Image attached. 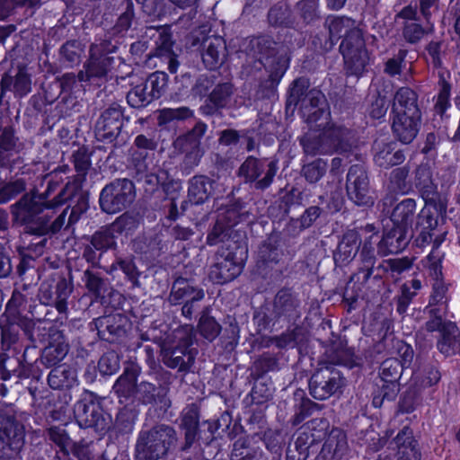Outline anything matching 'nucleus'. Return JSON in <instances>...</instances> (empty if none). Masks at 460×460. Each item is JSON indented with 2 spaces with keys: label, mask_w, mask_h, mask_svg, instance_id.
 <instances>
[{
  "label": "nucleus",
  "mask_w": 460,
  "mask_h": 460,
  "mask_svg": "<svg viewBox=\"0 0 460 460\" xmlns=\"http://www.w3.org/2000/svg\"><path fill=\"white\" fill-rule=\"evenodd\" d=\"M231 87L228 84L218 85L211 93V99L217 102L218 105L222 104V101L230 93Z\"/></svg>",
  "instance_id": "61"
},
{
  "label": "nucleus",
  "mask_w": 460,
  "mask_h": 460,
  "mask_svg": "<svg viewBox=\"0 0 460 460\" xmlns=\"http://www.w3.org/2000/svg\"><path fill=\"white\" fill-rule=\"evenodd\" d=\"M13 89L20 96L28 94L31 90V82L24 69H20L14 80Z\"/></svg>",
  "instance_id": "43"
},
{
  "label": "nucleus",
  "mask_w": 460,
  "mask_h": 460,
  "mask_svg": "<svg viewBox=\"0 0 460 460\" xmlns=\"http://www.w3.org/2000/svg\"><path fill=\"white\" fill-rule=\"evenodd\" d=\"M415 93L407 87L397 91L393 105V132L402 144L411 143L420 126V111Z\"/></svg>",
  "instance_id": "3"
},
{
  "label": "nucleus",
  "mask_w": 460,
  "mask_h": 460,
  "mask_svg": "<svg viewBox=\"0 0 460 460\" xmlns=\"http://www.w3.org/2000/svg\"><path fill=\"white\" fill-rule=\"evenodd\" d=\"M416 231L418 233L417 244L424 246L432 242V251H438L447 236V231L438 228V219L434 217L432 210L427 207L423 208L419 214Z\"/></svg>",
  "instance_id": "9"
},
{
  "label": "nucleus",
  "mask_w": 460,
  "mask_h": 460,
  "mask_svg": "<svg viewBox=\"0 0 460 460\" xmlns=\"http://www.w3.org/2000/svg\"><path fill=\"white\" fill-rule=\"evenodd\" d=\"M144 82L147 85L153 99H157L161 96L166 86L167 75L163 72H155Z\"/></svg>",
  "instance_id": "35"
},
{
  "label": "nucleus",
  "mask_w": 460,
  "mask_h": 460,
  "mask_svg": "<svg viewBox=\"0 0 460 460\" xmlns=\"http://www.w3.org/2000/svg\"><path fill=\"white\" fill-rule=\"evenodd\" d=\"M15 146V138L12 129L5 128L0 136V149L10 151Z\"/></svg>",
  "instance_id": "54"
},
{
  "label": "nucleus",
  "mask_w": 460,
  "mask_h": 460,
  "mask_svg": "<svg viewBox=\"0 0 460 460\" xmlns=\"http://www.w3.org/2000/svg\"><path fill=\"white\" fill-rule=\"evenodd\" d=\"M402 375L400 362L395 358L385 359L380 367V377L382 381H398Z\"/></svg>",
  "instance_id": "38"
},
{
  "label": "nucleus",
  "mask_w": 460,
  "mask_h": 460,
  "mask_svg": "<svg viewBox=\"0 0 460 460\" xmlns=\"http://www.w3.org/2000/svg\"><path fill=\"white\" fill-rule=\"evenodd\" d=\"M175 441V431L172 428L157 426L140 435L136 445V460H158Z\"/></svg>",
  "instance_id": "4"
},
{
  "label": "nucleus",
  "mask_w": 460,
  "mask_h": 460,
  "mask_svg": "<svg viewBox=\"0 0 460 460\" xmlns=\"http://www.w3.org/2000/svg\"><path fill=\"white\" fill-rule=\"evenodd\" d=\"M404 54L400 53L397 58L389 59L386 63L385 71L391 75L399 74Z\"/></svg>",
  "instance_id": "57"
},
{
  "label": "nucleus",
  "mask_w": 460,
  "mask_h": 460,
  "mask_svg": "<svg viewBox=\"0 0 460 460\" xmlns=\"http://www.w3.org/2000/svg\"><path fill=\"white\" fill-rule=\"evenodd\" d=\"M439 93L436 101L435 108L438 112L443 113L449 106L450 85L445 81H440Z\"/></svg>",
  "instance_id": "44"
},
{
  "label": "nucleus",
  "mask_w": 460,
  "mask_h": 460,
  "mask_svg": "<svg viewBox=\"0 0 460 460\" xmlns=\"http://www.w3.org/2000/svg\"><path fill=\"white\" fill-rule=\"evenodd\" d=\"M49 439L55 443L61 451L67 453L72 448V440L67 435L65 428L55 426L49 429Z\"/></svg>",
  "instance_id": "39"
},
{
  "label": "nucleus",
  "mask_w": 460,
  "mask_h": 460,
  "mask_svg": "<svg viewBox=\"0 0 460 460\" xmlns=\"http://www.w3.org/2000/svg\"><path fill=\"white\" fill-rule=\"evenodd\" d=\"M411 237V231L394 226L384 234L379 242L378 250L383 255L398 253L408 245Z\"/></svg>",
  "instance_id": "17"
},
{
  "label": "nucleus",
  "mask_w": 460,
  "mask_h": 460,
  "mask_svg": "<svg viewBox=\"0 0 460 460\" xmlns=\"http://www.w3.org/2000/svg\"><path fill=\"white\" fill-rule=\"evenodd\" d=\"M72 186L67 183L65 188L57 195L52 200L47 201L46 198L54 190L52 183H49L46 190V197L43 196H32L23 197L18 206L21 207L24 211L30 214H38L43 212L45 209L55 210L57 208L65 204V202L71 197L70 190Z\"/></svg>",
  "instance_id": "12"
},
{
  "label": "nucleus",
  "mask_w": 460,
  "mask_h": 460,
  "mask_svg": "<svg viewBox=\"0 0 460 460\" xmlns=\"http://www.w3.org/2000/svg\"><path fill=\"white\" fill-rule=\"evenodd\" d=\"M191 116L192 111L186 107L177 109L165 108L159 112L158 123L159 125H165L175 119H184Z\"/></svg>",
  "instance_id": "34"
},
{
  "label": "nucleus",
  "mask_w": 460,
  "mask_h": 460,
  "mask_svg": "<svg viewBox=\"0 0 460 460\" xmlns=\"http://www.w3.org/2000/svg\"><path fill=\"white\" fill-rule=\"evenodd\" d=\"M71 291L72 288L66 279H61L55 287V307L59 313H65L66 311V301Z\"/></svg>",
  "instance_id": "36"
},
{
  "label": "nucleus",
  "mask_w": 460,
  "mask_h": 460,
  "mask_svg": "<svg viewBox=\"0 0 460 460\" xmlns=\"http://www.w3.org/2000/svg\"><path fill=\"white\" fill-rule=\"evenodd\" d=\"M394 145L392 143L385 145L382 148L379 143H376L375 163L380 167H389L400 164L404 161V155L401 151L394 152Z\"/></svg>",
  "instance_id": "28"
},
{
  "label": "nucleus",
  "mask_w": 460,
  "mask_h": 460,
  "mask_svg": "<svg viewBox=\"0 0 460 460\" xmlns=\"http://www.w3.org/2000/svg\"><path fill=\"white\" fill-rule=\"evenodd\" d=\"M395 22L403 27L402 34L408 42L419 41L425 33L421 25L417 22V10L411 5L403 7L395 15Z\"/></svg>",
  "instance_id": "16"
},
{
  "label": "nucleus",
  "mask_w": 460,
  "mask_h": 460,
  "mask_svg": "<svg viewBox=\"0 0 460 460\" xmlns=\"http://www.w3.org/2000/svg\"><path fill=\"white\" fill-rule=\"evenodd\" d=\"M277 171L276 162L270 161L266 164L264 161L250 156L239 168V175L247 182L256 181V188L263 190L271 184Z\"/></svg>",
  "instance_id": "8"
},
{
  "label": "nucleus",
  "mask_w": 460,
  "mask_h": 460,
  "mask_svg": "<svg viewBox=\"0 0 460 460\" xmlns=\"http://www.w3.org/2000/svg\"><path fill=\"white\" fill-rule=\"evenodd\" d=\"M88 208L87 200L81 197L77 202V204L72 208L69 218H68V225H72L76 223L80 216L85 212Z\"/></svg>",
  "instance_id": "53"
},
{
  "label": "nucleus",
  "mask_w": 460,
  "mask_h": 460,
  "mask_svg": "<svg viewBox=\"0 0 460 460\" xmlns=\"http://www.w3.org/2000/svg\"><path fill=\"white\" fill-rule=\"evenodd\" d=\"M84 277H85V285H86L87 288L90 291L94 292V293L99 292V289H100V287L102 284L101 279L98 278L97 276H95L93 273H92L89 270H86L84 272Z\"/></svg>",
  "instance_id": "59"
},
{
  "label": "nucleus",
  "mask_w": 460,
  "mask_h": 460,
  "mask_svg": "<svg viewBox=\"0 0 460 460\" xmlns=\"http://www.w3.org/2000/svg\"><path fill=\"white\" fill-rule=\"evenodd\" d=\"M127 100L130 106L140 108L146 106L154 99L148 91L147 85L142 81L128 92Z\"/></svg>",
  "instance_id": "32"
},
{
  "label": "nucleus",
  "mask_w": 460,
  "mask_h": 460,
  "mask_svg": "<svg viewBox=\"0 0 460 460\" xmlns=\"http://www.w3.org/2000/svg\"><path fill=\"white\" fill-rule=\"evenodd\" d=\"M376 239H377V236H375L374 234L371 235L370 241L369 242H365V243H364V245L362 247L361 255L364 257V260L368 261V262H371V261L374 258V246H373V243H376Z\"/></svg>",
  "instance_id": "62"
},
{
  "label": "nucleus",
  "mask_w": 460,
  "mask_h": 460,
  "mask_svg": "<svg viewBox=\"0 0 460 460\" xmlns=\"http://www.w3.org/2000/svg\"><path fill=\"white\" fill-rule=\"evenodd\" d=\"M422 15L428 20L438 10V0H419Z\"/></svg>",
  "instance_id": "56"
},
{
  "label": "nucleus",
  "mask_w": 460,
  "mask_h": 460,
  "mask_svg": "<svg viewBox=\"0 0 460 460\" xmlns=\"http://www.w3.org/2000/svg\"><path fill=\"white\" fill-rule=\"evenodd\" d=\"M91 243L95 250H107L113 246L114 240L108 233H96L93 235Z\"/></svg>",
  "instance_id": "46"
},
{
  "label": "nucleus",
  "mask_w": 460,
  "mask_h": 460,
  "mask_svg": "<svg viewBox=\"0 0 460 460\" xmlns=\"http://www.w3.org/2000/svg\"><path fill=\"white\" fill-rule=\"evenodd\" d=\"M416 210V202L411 199H405L401 201L394 208L391 216L394 226L405 228L408 231L411 224L412 217Z\"/></svg>",
  "instance_id": "25"
},
{
  "label": "nucleus",
  "mask_w": 460,
  "mask_h": 460,
  "mask_svg": "<svg viewBox=\"0 0 460 460\" xmlns=\"http://www.w3.org/2000/svg\"><path fill=\"white\" fill-rule=\"evenodd\" d=\"M68 346L61 336L56 342L50 343L42 353V360L45 365L51 367L60 362L67 354Z\"/></svg>",
  "instance_id": "31"
},
{
  "label": "nucleus",
  "mask_w": 460,
  "mask_h": 460,
  "mask_svg": "<svg viewBox=\"0 0 460 460\" xmlns=\"http://www.w3.org/2000/svg\"><path fill=\"white\" fill-rule=\"evenodd\" d=\"M25 188L22 181H16L6 184L0 190V203H4L11 199L13 196L20 193Z\"/></svg>",
  "instance_id": "45"
},
{
  "label": "nucleus",
  "mask_w": 460,
  "mask_h": 460,
  "mask_svg": "<svg viewBox=\"0 0 460 460\" xmlns=\"http://www.w3.org/2000/svg\"><path fill=\"white\" fill-rule=\"evenodd\" d=\"M289 58L287 55H281L278 58L277 67L274 71V76L281 77L288 67Z\"/></svg>",
  "instance_id": "63"
},
{
  "label": "nucleus",
  "mask_w": 460,
  "mask_h": 460,
  "mask_svg": "<svg viewBox=\"0 0 460 460\" xmlns=\"http://www.w3.org/2000/svg\"><path fill=\"white\" fill-rule=\"evenodd\" d=\"M448 322H445L441 316L434 315L426 323V329L429 332L438 331L440 333L444 332V326Z\"/></svg>",
  "instance_id": "60"
},
{
  "label": "nucleus",
  "mask_w": 460,
  "mask_h": 460,
  "mask_svg": "<svg viewBox=\"0 0 460 460\" xmlns=\"http://www.w3.org/2000/svg\"><path fill=\"white\" fill-rule=\"evenodd\" d=\"M226 51V44L222 38L210 39L202 56L206 66L211 70L218 67L224 62Z\"/></svg>",
  "instance_id": "24"
},
{
  "label": "nucleus",
  "mask_w": 460,
  "mask_h": 460,
  "mask_svg": "<svg viewBox=\"0 0 460 460\" xmlns=\"http://www.w3.org/2000/svg\"><path fill=\"white\" fill-rule=\"evenodd\" d=\"M327 163L323 159H317L314 162L305 165L303 169L304 175L309 182L318 181L325 173Z\"/></svg>",
  "instance_id": "40"
},
{
  "label": "nucleus",
  "mask_w": 460,
  "mask_h": 460,
  "mask_svg": "<svg viewBox=\"0 0 460 460\" xmlns=\"http://www.w3.org/2000/svg\"><path fill=\"white\" fill-rule=\"evenodd\" d=\"M99 368L104 375H112L119 367V359L115 353H107L103 355L99 361Z\"/></svg>",
  "instance_id": "42"
},
{
  "label": "nucleus",
  "mask_w": 460,
  "mask_h": 460,
  "mask_svg": "<svg viewBox=\"0 0 460 460\" xmlns=\"http://www.w3.org/2000/svg\"><path fill=\"white\" fill-rule=\"evenodd\" d=\"M359 247V234L355 230L347 231L340 242L334 253V260L339 263H346L352 260Z\"/></svg>",
  "instance_id": "21"
},
{
  "label": "nucleus",
  "mask_w": 460,
  "mask_h": 460,
  "mask_svg": "<svg viewBox=\"0 0 460 460\" xmlns=\"http://www.w3.org/2000/svg\"><path fill=\"white\" fill-rule=\"evenodd\" d=\"M119 269L128 276V278L131 280H134L137 278L138 274L137 271V268L132 261L130 260H123L119 261Z\"/></svg>",
  "instance_id": "58"
},
{
  "label": "nucleus",
  "mask_w": 460,
  "mask_h": 460,
  "mask_svg": "<svg viewBox=\"0 0 460 460\" xmlns=\"http://www.w3.org/2000/svg\"><path fill=\"white\" fill-rule=\"evenodd\" d=\"M314 440L313 437L306 432H301L296 438L295 446L299 455L303 456L304 460L307 456L306 451Z\"/></svg>",
  "instance_id": "47"
},
{
  "label": "nucleus",
  "mask_w": 460,
  "mask_h": 460,
  "mask_svg": "<svg viewBox=\"0 0 460 460\" xmlns=\"http://www.w3.org/2000/svg\"><path fill=\"white\" fill-rule=\"evenodd\" d=\"M416 186L423 195H430L435 191L431 180V172L426 166H420L416 171Z\"/></svg>",
  "instance_id": "37"
},
{
  "label": "nucleus",
  "mask_w": 460,
  "mask_h": 460,
  "mask_svg": "<svg viewBox=\"0 0 460 460\" xmlns=\"http://www.w3.org/2000/svg\"><path fill=\"white\" fill-rule=\"evenodd\" d=\"M114 51L106 49L104 44H93L90 49V58L84 65V69L78 74V78L82 82H94L104 78L111 69L113 58L106 56V52Z\"/></svg>",
  "instance_id": "7"
},
{
  "label": "nucleus",
  "mask_w": 460,
  "mask_h": 460,
  "mask_svg": "<svg viewBox=\"0 0 460 460\" xmlns=\"http://www.w3.org/2000/svg\"><path fill=\"white\" fill-rule=\"evenodd\" d=\"M137 369L130 368L125 370L122 376L119 377L115 383L113 389L122 402V398L125 400L134 397L137 393Z\"/></svg>",
  "instance_id": "26"
},
{
  "label": "nucleus",
  "mask_w": 460,
  "mask_h": 460,
  "mask_svg": "<svg viewBox=\"0 0 460 460\" xmlns=\"http://www.w3.org/2000/svg\"><path fill=\"white\" fill-rule=\"evenodd\" d=\"M288 17V10L282 6L272 7L269 12L270 23L275 26L283 25Z\"/></svg>",
  "instance_id": "50"
},
{
  "label": "nucleus",
  "mask_w": 460,
  "mask_h": 460,
  "mask_svg": "<svg viewBox=\"0 0 460 460\" xmlns=\"http://www.w3.org/2000/svg\"><path fill=\"white\" fill-rule=\"evenodd\" d=\"M74 412L81 427H94L102 429L104 428L105 420L102 414V410L92 400L84 398L78 401L75 405Z\"/></svg>",
  "instance_id": "14"
},
{
  "label": "nucleus",
  "mask_w": 460,
  "mask_h": 460,
  "mask_svg": "<svg viewBox=\"0 0 460 460\" xmlns=\"http://www.w3.org/2000/svg\"><path fill=\"white\" fill-rule=\"evenodd\" d=\"M344 385V379L336 370L322 368L311 377L309 388L311 395L317 400H325Z\"/></svg>",
  "instance_id": "10"
},
{
  "label": "nucleus",
  "mask_w": 460,
  "mask_h": 460,
  "mask_svg": "<svg viewBox=\"0 0 460 460\" xmlns=\"http://www.w3.org/2000/svg\"><path fill=\"white\" fill-rule=\"evenodd\" d=\"M172 297L174 301L186 299L187 302L182 307V314L190 317L192 314V304L204 297V291L197 289L184 281H176L172 287Z\"/></svg>",
  "instance_id": "18"
},
{
  "label": "nucleus",
  "mask_w": 460,
  "mask_h": 460,
  "mask_svg": "<svg viewBox=\"0 0 460 460\" xmlns=\"http://www.w3.org/2000/svg\"><path fill=\"white\" fill-rule=\"evenodd\" d=\"M442 255L438 251H431V252L422 261L423 266L429 270V274L435 280L433 289L435 297L441 298L445 293V287L440 280L442 275Z\"/></svg>",
  "instance_id": "22"
},
{
  "label": "nucleus",
  "mask_w": 460,
  "mask_h": 460,
  "mask_svg": "<svg viewBox=\"0 0 460 460\" xmlns=\"http://www.w3.org/2000/svg\"><path fill=\"white\" fill-rule=\"evenodd\" d=\"M52 389H70L77 385V374L74 367L61 365L53 368L48 376Z\"/></svg>",
  "instance_id": "20"
},
{
  "label": "nucleus",
  "mask_w": 460,
  "mask_h": 460,
  "mask_svg": "<svg viewBox=\"0 0 460 460\" xmlns=\"http://www.w3.org/2000/svg\"><path fill=\"white\" fill-rule=\"evenodd\" d=\"M394 443L397 447L396 460H420V454L416 447L412 431L403 428L396 436Z\"/></svg>",
  "instance_id": "19"
},
{
  "label": "nucleus",
  "mask_w": 460,
  "mask_h": 460,
  "mask_svg": "<svg viewBox=\"0 0 460 460\" xmlns=\"http://www.w3.org/2000/svg\"><path fill=\"white\" fill-rule=\"evenodd\" d=\"M384 384L382 385L384 398L386 400L392 401L394 400L398 392H399V385L397 381H382Z\"/></svg>",
  "instance_id": "55"
},
{
  "label": "nucleus",
  "mask_w": 460,
  "mask_h": 460,
  "mask_svg": "<svg viewBox=\"0 0 460 460\" xmlns=\"http://www.w3.org/2000/svg\"><path fill=\"white\" fill-rule=\"evenodd\" d=\"M212 183L205 176H195L190 181L189 199L193 204L205 202L210 194Z\"/></svg>",
  "instance_id": "27"
},
{
  "label": "nucleus",
  "mask_w": 460,
  "mask_h": 460,
  "mask_svg": "<svg viewBox=\"0 0 460 460\" xmlns=\"http://www.w3.org/2000/svg\"><path fill=\"white\" fill-rule=\"evenodd\" d=\"M323 94L318 90H311L303 100L302 112L311 131L302 139L305 151L310 155L332 154L348 150L349 131L334 124H330V112L324 109Z\"/></svg>",
  "instance_id": "1"
},
{
  "label": "nucleus",
  "mask_w": 460,
  "mask_h": 460,
  "mask_svg": "<svg viewBox=\"0 0 460 460\" xmlns=\"http://www.w3.org/2000/svg\"><path fill=\"white\" fill-rule=\"evenodd\" d=\"M199 327L200 333L210 341L214 340L220 332V325L211 317H201Z\"/></svg>",
  "instance_id": "41"
},
{
  "label": "nucleus",
  "mask_w": 460,
  "mask_h": 460,
  "mask_svg": "<svg viewBox=\"0 0 460 460\" xmlns=\"http://www.w3.org/2000/svg\"><path fill=\"white\" fill-rule=\"evenodd\" d=\"M439 379H440V374H439L438 370L435 367H430L428 370L427 376L422 380V384L424 385H432L434 384H437Z\"/></svg>",
  "instance_id": "64"
},
{
  "label": "nucleus",
  "mask_w": 460,
  "mask_h": 460,
  "mask_svg": "<svg viewBox=\"0 0 460 460\" xmlns=\"http://www.w3.org/2000/svg\"><path fill=\"white\" fill-rule=\"evenodd\" d=\"M207 126L204 123L199 122L195 125L193 129L184 137V140L190 142V146L193 149V152L190 154L187 158L190 159L192 154L194 155V164H197L202 155L199 150V139L205 134Z\"/></svg>",
  "instance_id": "33"
},
{
  "label": "nucleus",
  "mask_w": 460,
  "mask_h": 460,
  "mask_svg": "<svg viewBox=\"0 0 460 460\" xmlns=\"http://www.w3.org/2000/svg\"><path fill=\"white\" fill-rule=\"evenodd\" d=\"M398 351L402 357V361L400 362V367L402 368L408 367L413 358V349L412 348L405 344L403 342L397 343Z\"/></svg>",
  "instance_id": "52"
},
{
  "label": "nucleus",
  "mask_w": 460,
  "mask_h": 460,
  "mask_svg": "<svg viewBox=\"0 0 460 460\" xmlns=\"http://www.w3.org/2000/svg\"><path fill=\"white\" fill-rule=\"evenodd\" d=\"M135 196V188L131 181L118 180L102 189L100 206L104 212L115 214L129 206Z\"/></svg>",
  "instance_id": "5"
},
{
  "label": "nucleus",
  "mask_w": 460,
  "mask_h": 460,
  "mask_svg": "<svg viewBox=\"0 0 460 460\" xmlns=\"http://www.w3.org/2000/svg\"><path fill=\"white\" fill-rule=\"evenodd\" d=\"M347 193L351 201L358 206H371L374 196L368 188L367 176L358 165L349 168L347 175Z\"/></svg>",
  "instance_id": "11"
},
{
  "label": "nucleus",
  "mask_w": 460,
  "mask_h": 460,
  "mask_svg": "<svg viewBox=\"0 0 460 460\" xmlns=\"http://www.w3.org/2000/svg\"><path fill=\"white\" fill-rule=\"evenodd\" d=\"M388 109V102L384 97H378L370 107V116L373 119H379L384 118Z\"/></svg>",
  "instance_id": "49"
},
{
  "label": "nucleus",
  "mask_w": 460,
  "mask_h": 460,
  "mask_svg": "<svg viewBox=\"0 0 460 460\" xmlns=\"http://www.w3.org/2000/svg\"><path fill=\"white\" fill-rule=\"evenodd\" d=\"M38 0H1L0 1V20H4L7 17L11 11L17 5L29 2L34 4Z\"/></svg>",
  "instance_id": "48"
},
{
  "label": "nucleus",
  "mask_w": 460,
  "mask_h": 460,
  "mask_svg": "<svg viewBox=\"0 0 460 460\" xmlns=\"http://www.w3.org/2000/svg\"><path fill=\"white\" fill-rule=\"evenodd\" d=\"M122 112L118 108L104 111L95 126V133L99 139L111 141L119 133L123 122Z\"/></svg>",
  "instance_id": "15"
},
{
  "label": "nucleus",
  "mask_w": 460,
  "mask_h": 460,
  "mask_svg": "<svg viewBox=\"0 0 460 460\" xmlns=\"http://www.w3.org/2000/svg\"><path fill=\"white\" fill-rule=\"evenodd\" d=\"M55 290L48 283H42L40 288L39 298L41 304L55 305Z\"/></svg>",
  "instance_id": "51"
},
{
  "label": "nucleus",
  "mask_w": 460,
  "mask_h": 460,
  "mask_svg": "<svg viewBox=\"0 0 460 460\" xmlns=\"http://www.w3.org/2000/svg\"><path fill=\"white\" fill-rule=\"evenodd\" d=\"M193 361V354L188 351V348H177L172 351H166L164 362L169 367L183 370Z\"/></svg>",
  "instance_id": "30"
},
{
  "label": "nucleus",
  "mask_w": 460,
  "mask_h": 460,
  "mask_svg": "<svg viewBox=\"0 0 460 460\" xmlns=\"http://www.w3.org/2000/svg\"><path fill=\"white\" fill-rule=\"evenodd\" d=\"M0 440L4 451L10 450L14 460H21L20 452L25 443V431L22 424L12 418L4 419L0 427Z\"/></svg>",
  "instance_id": "13"
},
{
  "label": "nucleus",
  "mask_w": 460,
  "mask_h": 460,
  "mask_svg": "<svg viewBox=\"0 0 460 460\" xmlns=\"http://www.w3.org/2000/svg\"><path fill=\"white\" fill-rule=\"evenodd\" d=\"M346 447L345 435L341 431L332 432L323 447L322 454L331 455L332 460H338L342 456Z\"/></svg>",
  "instance_id": "29"
},
{
  "label": "nucleus",
  "mask_w": 460,
  "mask_h": 460,
  "mask_svg": "<svg viewBox=\"0 0 460 460\" xmlns=\"http://www.w3.org/2000/svg\"><path fill=\"white\" fill-rule=\"evenodd\" d=\"M328 28L332 40L344 36L340 49L348 73L361 75L369 65L370 57L365 48L362 31L356 22L348 17H333L328 20Z\"/></svg>",
  "instance_id": "2"
},
{
  "label": "nucleus",
  "mask_w": 460,
  "mask_h": 460,
  "mask_svg": "<svg viewBox=\"0 0 460 460\" xmlns=\"http://www.w3.org/2000/svg\"><path fill=\"white\" fill-rule=\"evenodd\" d=\"M438 348L439 351L446 356L456 353L460 349V332L457 326L448 322L444 326V332L441 333V338L438 341Z\"/></svg>",
  "instance_id": "23"
},
{
  "label": "nucleus",
  "mask_w": 460,
  "mask_h": 460,
  "mask_svg": "<svg viewBox=\"0 0 460 460\" xmlns=\"http://www.w3.org/2000/svg\"><path fill=\"white\" fill-rule=\"evenodd\" d=\"M247 251L245 247L235 246L231 252H223L209 270V279L214 283L224 284L238 277L244 265Z\"/></svg>",
  "instance_id": "6"
}]
</instances>
